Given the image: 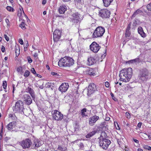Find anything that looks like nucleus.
Masks as SVG:
<instances>
[{
	"label": "nucleus",
	"instance_id": "36",
	"mask_svg": "<svg viewBox=\"0 0 151 151\" xmlns=\"http://www.w3.org/2000/svg\"><path fill=\"white\" fill-rule=\"evenodd\" d=\"M3 126H2V128L1 129V133L0 134V139H1L2 137V133L3 132Z\"/></svg>",
	"mask_w": 151,
	"mask_h": 151
},
{
	"label": "nucleus",
	"instance_id": "30",
	"mask_svg": "<svg viewBox=\"0 0 151 151\" xmlns=\"http://www.w3.org/2000/svg\"><path fill=\"white\" fill-rule=\"evenodd\" d=\"M146 7L148 11H151V2L148 4Z\"/></svg>",
	"mask_w": 151,
	"mask_h": 151
},
{
	"label": "nucleus",
	"instance_id": "47",
	"mask_svg": "<svg viewBox=\"0 0 151 151\" xmlns=\"http://www.w3.org/2000/svg\"><path fill=\"white\" fill-rule=\"evenodd\" d=\"M19 42L20 44L21 45H23V42L22 40L21 39H19Z\"/></svg>",
	"mask_w": 151,
	"mask_h": 151
},
{
	"label": "nucleus",
	"instance_id": "9",
	"mask_svg": "<svg viewBox=\"0 0 151 151\" xmlns=\"http://www.w3.org/2000/svg\"><path fill=\"white\" fill-rule=\"evenodd\" d=\"M110 14V12L106 9H101L99 12V15L103 18H109Z\"/></svg>",
	"mask_w": 151,
	"mask_h": 151
},
{
	"label": "nucleus",
	"instance_id": "46",
	"mask_svg": "<svg viewBox=\"0 0 151 151\" xmlns=\"http://www.w3.org/2000/svg\"><path fill=\"white\" fill-rule=\"evenodd\" d=\"M131 24H129L128 25V26L127 27L126 29V30H129L130 29V28H131Z\"/></svg>",
	"mask_w": 151,
	"mask_h": 151
},
{
	"label": "nucleus",
	"instance_id": "39",
	"mask_svg": "<svg viewBox=\"0 0 151 151\" xmlns=\"http://www.w3.org/2000/svg\"><path fill=\"white\" fill-rule=\"evenodd\" d=\"M29 44L27 42V43L25 45V46L24 47V49L25 51L27 50V48Z\"/></svg>",
	"mask_w": 151,
	"mask_h": 151
},
{
	"label": "nucleus",
	"instance_id": "6",
	"mask_svg": "<svg viewBox=\"0 0 151 151\" xmlns=\"http://www.w3.org/2000/svg\"><path fill=\"white\" fill-rule=\"evenodd\" d=\"M23 105V103L22 101H17L15 104V107L13 109L14 111L17 113H22L23 112V109H24Z\"/></svg>",
	"mask_w": 151,
	"mask_h": 151
},
{
	"label": "nucleus",
	"instance_id": "11",
	"mask_svg": "<svg viewBox=\"0 0 151 151\" xmlns=\"http://www.w3.org/2000/svg\"><path fill=\"white\" fill-rule=\"evenodd\" d=\"M61 32L59 29H56L53 33V40L55 42H57L61 36Z\"/></svg>",
	"mask_w": 151,
	"mask_h": 151
},
{
	"label": "nucleus",
	"instance_id": "52",
	"mask_svg": "<svg viewBox=\"0 0 151 151\" xmlns=\"http://www.w3.org/2000/svg\"><path fill=\"white\" fill-rule=\"evenodd\" d=\"M47 1L46 0H43L42 2V4L43 5H45Z\"/></svg>",
	"mask_w": 151,
	"mask_h": 151
},
{
	"label": "nucleus",
	"instance_id": "42",
	"mask_svg": "<svg viewBox=\"0 0 151 151\" xmlns=\"http://www.w3.org/2000/svg\"><path fill=\"white\" fill-rule=\"evenodd\" d=\"M111 96L112 97L113 99L115 101H116L117 100V99L114 97V95L112 93H111Z\"/></svg>",
	"mask_w": 151,
	"mask_h": 151
},
{
	"label": "nucleus",
	"instance_id": "55",
	"mask_svg": "<svg viewBox=\"0 0 151 151\" xmlns=\"http://www.w3.org/2000/svg\"><path fill=\"white\" fill-rule=\"evenodd\" d=\"M12 87H13L12 92L13 93H14V90H15V85L14 84L13 85Z\"/></svg>",
	"mask_w": 151,
	"mask_h": 151
},
{
	"label": "nucleus",
	"instance_id": "58",
	"mask_svg": "<svg viewBox=\"0 0 151 151\" xmlns=\"http://www.w3.org/2000/svg\"><path fill=\"white\" fill-rule=\"evenodd\" d=\"M134 141L135 142L137 143H138L139 142V141L136 139H134Z\"/></svg>",
	"mask_w": 151,
	"mask_h": 151
},
{
	"label": "nucleus",
	"instance_id": "57",
	"mask_svg": "<svg viewBox=\"0 0 151 151\" xmlns=\"http://www.w3.org/2000/svg\"><path fill=\"white\" fill-rule=\"evenodd\" d=\"M51 74L52 75H56L58 74L57 73L55 72H52Z\"/></svg>",
	"mask_w": 151,
	"mask_h": 151
},
{
	"label": "nucleus",
	"instance_id": "32",
	"mask_svg": "<svg viewBox=\"0 0 151 151\" xmlns=\"http://www.w3.org/2000/svg\"><path fill=\"white\" fill-rule=\"evenodd\" d=\"M130 35L129 30H126L125 36L126 37H129Z\"/></svg>",
	"mask_w": 151,
	"mask_h": 151
},
{
	"label": "nucleus",
	"instance_id": "62",
	"mask_svg": "<svg viewBox=\"0 0 151 151\" xmlns=\"http://www.w3.org/2000/svg\"><path fill=\"white\" fill-rule=\"evenodd\" d=\"M46 68H47V69H48V70L50 69V67H49L48 65H46Z\"/></svg>",
	"mask_w": 151,
	"mask_h": 151
},
{
	"label": "nucleus",
	"instance_id": "31",
	"mask_svg": "<svg viewBox=\"0 0 151 151\" xmlns=\"http://www.w3.org/2000/svg\"><path fill=\"white\" fill-rule=\"evenodd\" d=\"M6 9L8 11L10 12H13L14 11L13 8L10 6H7L6 7Z\"/></svg>",
	"mask_w": 151,
	"mask_h": 151
},
{
	"label": "nucleus",
	"instance_id": "26",
	"mask_svg": "<svg viewBox=\"0 0 151 151\" xmlns=\"http://www.w3.org/2000/svg\"><path fill=\"white\" fill-rule=\"evenodd\" d=\"M13 124L14 123L13 122H10L7 125L6 128L8 130H11L13 128Z\"/></svg>",
	"mask_w": 151,
	"mask_h": 151
},
{
	"label": "nucleus",
	"instance_id": "33",
	"mask_svg": "<svg viewBox=\"0 0 151 151\" xmlns=\"http://www.w3.org/2000/svg\"><path fill=\"white\" fill-rule=\"evenodd\" d=\"M144 149L148 150H151V147L148 146L146 145L144 146Z\"/></svg>",
	"mask_w": 151,
	"mask_h": 151
},
{
	"label": "nucleus",
	"instance_id": "40",
	"mask_svg": "<svg viewBox=\"0 0 151 151\" xmlns=\"http://www.w3.org/2000/svg\"><path fill=\"white\" fill-rule=\"evenodd\" d=\"M8 26L10 25V22L8 19H6L5 20Z\"/></svg>",
	"mask_w": 151,
	"mask_h": 151
},
{
	"label": "nucleus",
	"instance_id": "54",
	"mask_svg": "<svg viewBox=\"0 0 151 151\" xmlns=\"http://www.w3.org/2000/svg\"><path fill=\"white\" fill-rule=\"evenodd\" d=\"M38 56V54L37 53H35L34 55V56L35 58H37Z\"/></svg>",
	"mask_w": 151,
	"mask_h": 151
},
{
	"label": "nucleus",
	"instance_id": "8",
	"mask_svg": "<svg viewBox=\"0 0 151 151\" xmlns=\"http://www.w3.org/2000/svg\"><path fill=\"white\" fill-rule=\"evenodd\" d=\"M52 117L56 120H61L63 118V115L57 110H54L52 112Z\"/></svg>",
	"mask_w": 151,
	"mask_h": 151
},
{
	"label": "nucleus",
	"instance_id": "3",
	"mask_svg": "<svg viewBox=\"0 0 151 151\" xmlns=\"http://www.w3.org/2000/svg\"><path fill=\"white\" fill-rule=\"evenodd\" d=\"M74 63V60L72 58L66 57L62 58L59 61L58 65L60 67H70Z\"/></svg>",
	"mask_w": 151,
	"mask_h": 151
},
{
	"label": "nucleus",
	"instance_id": "43",
	"mask_svg": "<svg viewBox=\"0 0 151 151\" xmlns=\"http://www.w3.org/2000/svg\"><path fill=\"white\" fill-rule=\"evenodd\" d=\"M105 86L106 87L108 88L109 87V83L107 81V82H105Z\"/></svg>",
	"mask_w": 151,
	"mask_h": 151
},
{
	"label": "nucleus",
	"instance_id": "38",
	"mask_svg": "<svg viewBox=\"0 0 151 151\" xmlns=\"http://www.w3.org/2000/svg\"><path fill=\"white\" fill-rule=\"evenodd\" d=\"M4 38H5V39H6V40L7 41H8L9 40V37H8V36H7V35L6 34H5L4 35Z\"/></svg>",
	"mask_w": 151,
	"mask_h": 151
},
{
	"label": "nucleus",
	"instance_id": "45",
	"mask_svg": "<svg viewBox=\"0 0 151 151\" xmlns=\"http://www.w3.org/2000/svg\"><path fill=\"white\" fill-rule=\"evenodd\" d=\"M1 51L3 52H4L5 51V48L4 46H1Z\"/></svg>",
	"mask_w": 151,
	"mask_h": 151
},
{
	"label": "nucleus",
	"instance_id": "18",
	"mask_svg": "<svg viewBox=\"0 0 151 151\" xmlns=\"http://www.w3.org/2000/svg\"><path fill=\"white\" fill-rule=\"evenodd\" d=\"M27 91L30 94L32 98L33 99H35V92L33 89H32L31 88L29 87L27 88Z\"/></svg>",
	"mask_w": 151,
	"mask_h": 151
},
{
	"label": "nucleus",
	"instance_id": "51",
	"mask_svg": "<svg viewBox=\"0 0 151 151\" xmlns=\"http://www.w3.org/2000/svg\"><path fill=\"white\" fill-rule=\"evenodd\" d=\"M136 12L137 14L142 12V11L139 9L137 10Z\"/></svg>",
	"mask_w": 151,
	"mask_h": 151
},
{
	"label": "nucleus",
	"instance_id": "37",
	"mask_svg": "<svg viewBox=\"0 0 151 151\" xmlns=\"http://www.w3.org/2000/svg\"><path fill=\"white\" fill-rule=\"evenodd\" d=\"M31 71L34 74H36V72L34 68H32L31 69Z\"/></svg>",
	"mask_w": 151,
	"mask_h": 151
},
{
	"label": "nucleus",
	"instance_id": "27",
	"mask_svg": "<svg viewBox=\"0 0 151 151\" xmlns=\"http://www.w3.org/2000/svg\"><path fill=\"white\" fill-rule=\"evenodd\" d=\"M15 52L16 56H18L20 54V49L19 47H18V49H17V47H15Z\"/></svg>",
	"mask_w": 151,
	"mask_h": 151
},
{
	"label": "nucleus",
	"instance_id": "64",
	"mask_svg": "<svg viewBox=\"0 0 151 151\" xmlns=\"http://www.w3.org/2000/svg\"><path fill=\"white\" fill-rule=\"evenodd\" d=\"M148 137L150 139H151V135H149L148 136Z\"/></svg>",
	"mask_w": 151,
	"mask_h": 151
},
{
	"label": "nucleus",
	"instance_id": "19",
	"mask_svg": "<svg viewBox=\"0 0 151 151\" xmlns=\"http://www.w3.org/2000/svg\"><path fill=\"white\" fill-rule=\"evenodd\" d=\"M138 33L143 37H145L146 36V34L144 32L143 29L141 27H139L138 28Z\"/></svg>",
	"mask_w": 151,
	"mask_h": 151
},
{
	"label": "nucleus",
	"instance_id": "10",
	"mask_svg": "<svg viewBox=\"0 0 151 151\" xmlns=\"http://www.w3.org/2000/svg\"><path fill=\"white\" fill-rule=\"evenodd\" d=\"M91 50L94 53H96L100 48V46L96 42H93L90 46Z\"/></svg>",
	"mask_w": 151,
	"mask_h": 151
},
{
	"label": "nucleus",
	"instance_id": "7",
	"mask_svg": "<svg viewBox=\"0 0 151 151\" xmlns=\"http://www.w3.org/2000/svg\"><path fill=\"white\" fill-rule=\"evenodd\" d=\"M99 146L104 150H106L111 144V141L107 139H99Z\"/></svg>",
	"mask_w": 151,
	"mask_h": 151
},
{
	"label": "nucleus",
	"instance_id": "17",
	"mask_svg": "<svg viewBox=\"0 0 151 151\" xmlns=\"http://www.w3.org/2000/svg\"><path fill=\"white\" fill-rule=\"evenodd\" d=\"M67 9V7L65 5H62L60 6L58 11L60 14H63Z\"/></svg>",
	"mask_w": 151,
	"mask_h": 151
},
{
	"label": "nucleus",
	"instance_id": "49",
	"mask_svg": "<svg viewBox=\"0 0 151 151\" xmlns=\"http://www.w3.org/2000/svg\"><path fill=\"white\" fill-rule=\"evenodd\" d=\"M142 124V123H141V122L139 123L137 125V127L139 128H140V127L141 126Z\"/></svg>",
	"mask_w": 151,
	"mask_h": 151
},
{
	"label": "nucleus",
	"instance_id": "56",
	"mask_svg": "<svg viewBox=\"0 0 151 151\" xmlns=\"http://www.w3.org/2000/svg\"><path fill=\"white\" fill-rule=\"evenodd\" d=\"M22 70V68L20 67L18 68L17 69V70L18 72H20Z\"/></svg>",
	"mask_w": 151,
	"mask_h": 151
},
{
	"label": "nucleus",
	"instance_id": "29",
	"mask_svg": "<svg viewBox=\"0 0 151 151\" xmlns=\"http://www.w3.org/2000/svg\"><path fill=\"white\" fill-rule=\"evenodd\" d=\"M20 27L23 29H26L25 27V24L24 22H22L20 25Z\"/></svg>",
	"mask_w": 151,
	"mask_h": 151
},
{
	"label": "nucleus",
	"instance_id": "53",
	"mask_svg": "<svg viewBox=\"0 0 151 151\" xmlns=\"http://www.w3.org/2000/svg\"><path fill=\"white\" fill-rule=\"evenodd\" d=\"M137 13L135 11L132 15V17H134L137 15Z\"/></svg>",
	"mask_w": 151,
	"mask_h": 151
},
{
	"label": "nucleus",
	"instance_id": "28",
	"mask_svg": "<svg viewBox=\"0 0 151 151\" xmlns=\"http://www.w3.org/2000/svg\"><path fill=\"white\" fill-rule=\"evenodd\" d=\"M30 73L28 70H26L24 74V76L26 77H27L30 75Z\"/></svg>",
	"mask_w": 151,
	"mask_h": 151
},
{
	"label": "nucleus",
	"instance_id": "24",
	"mask_svg": "<svg viewBox=\"0 0 151 151\" xmlns=\"http://www.w3.org/2000/svg\"><path fill=\"white\" fill-rule=\"evenodd\" d=\"M88 70V74L89 75L91 76H95V74L92 68H89Z\"/></svg>",
	"mask_w": 151,
	"mask_h": 151
},
{
	"label": "nucleus",
	"instance_id": "12",
	"mask_svg": "<svg viewBox=\"0 0 151 151\" xmlns=\"http://www.w3.org/2000/svg\"><path fill=\"white\" fill-rule=\"evenodd\" d=\"M88 91L87 94L88 96L93 93L97 90L96 86L93 83H91L89 84L88 87Z\"/></svg>",
	"mask_w": 151,
	"mask_h": 151
},
{
	"label": "nucleus",
	"instance_id": "22",
	"mask_svg": "<svg viewBox=\"0 0 151 151\" xmlns=\"http://www.w3.org/2000/svg\"><path fill=\"white\" fill-rule=\"evenodd\" d=\"M97 130H94L91 132H90L86 136V137L87 138H90V137H92L97 132Z\"/></svg>",
	"mask_w": 151,
	"mask_h": 151
},
{
	"label": "nucleus",
	"instance_id": "1",
	"mask_svg": "<svg viewBox=\"0 0 151 151\" xmlns=\"http://www.w3.org/2000/svg\"><path fill=\"white\" fill-rule=\"evenodd\" d=\"M20 145L24 149L28 148L31 147V148L36 149L42 145V141L37 139L34 140L32 143L31 140L28 138L20 142Z\"/></svg>",
	"mask_w": 151,
	"mask_h": 151
},
{
	"label": "nucleus",
	"instance_id": "41",
	"mask_svg": "<svg viewBox=\"0 0 151 151\" xmlns=\"http://www.w3.org/2000/svg\"><path fill=\"white\" fill-rule=\"evenodd\" d=\"M58 150H59L60 151H64V150H65V149H64L63 148H62V147H61L60 146H58Z\"/></svg>",
	"mask_w": 151,
	"mask_h": 151
},
{
	"label": "nucleus",
	"instance_id": "16",
	"mask_svg": "<svg viewBox=\"0 0 151 151\" xmlns=\"http://www.w3.org/2000/svg\"><path fill=\"white\" fill-rule=\"evenodd\" d=\"M72 16L73 17V19L76 20L77 22L80 21L83 19V16L81 15L78 12L73 13Z\"/></svg>",
	"mask_w": 151,
	"mask_h": 151
},
{
	"label": "nucleus",
	"instance_id": "20",
	"mask_svg": "<svg viewBox=\"0 0 151 151\" xmlns=\"http://www.w3.org/2000/svg\"><path fill=\"white\" fill-rule=\"evenodd\" d=\"M96 62V60L92 57H90L88 58V64L89 65H93Z\"/></svg>",
	"mask_w": 151,
	"mask_h": 151
},
{
	"label": "nucleus",
	"instance_id": "13",
	"mask_svg": "<svg viewBox=\"0 0 151 151\" xmlns=\"http://www.w3.org/2000/svg\"><path fill=\"white\" fill-rule=\"evenodd\" d=\"M99 119L98 116L95 115L90 117L89 119L88 123L90 126H93Z\"/></svg>",
	"mask_w": 151,
	"mask_h": 151
},
{
	"label": "nucleus",
	"instance_id": "25",
	"mask_svg": "<svg viewBox=\"0 0 151 151\" xmlns=\"http://www.w3.org/2000/svg\"><path fill=\"white\" fill-rule=\"evenodd\" d=\"M86 111L87 110L86 108H84L81 110V115L83 117H85L87 116V115L86 114Z\"/></svg>",
	"mask_w": 151,
	"mask_h": 151
},
{
	"label": "nucleus",
	"instance_id": "2",
	"mask_svg": "<svg viewBox=\"0 0 151 151\" xmlns=\"http://www.w3.org/2000/svg\"><path fill=\"white\" fill-rule=\"evenodd\" d=\"M132 70L131 68L123 69L120 71L119 80L124 82H128L132 77Z\"/></svg>",
	"mask_w": 151,
	"mask_h": 151
},
{
	"label": "nucleus",
	"instance_id": "59",
	"mask_svg": "<svg viewBox=\"0 0 151 151\" xmlns=\"http://www.w3.org/2000/svg\"><path fill=\"white\" fill-rule=\"evenodd\" d=\"M128 62L130 63H133V61H132V60H129V61H128Z\"/></svg>",
	"mask_w": 151,
	"mask_h": 151
},
{
	"label": "nucleus",
	"instance_id": "63",
	"mask_svg": "<svg viewBox=\"0 0 151 151\" xmlns=\"http://www.w3.org/2000/svg\"><path fill=\"white\" fill-rule=\"evenodd\" d=\"M137 151H143V150L141 149H137Z\"/></svg>",
	"mask_w": 151,
	"mask_h": 151
},
{
	"label": "nucleus",
	"instance_id": "15",
	"mask_svg": "<svg viewBox=\"0 0 151 151\" xmlns=\"http://www.w3.org/2000/svg\"><path fill=\"white\" fill-rule=\"evenodd\" d=\"M68 83H63L60 86L59 90L62 93L65 92L68 90Z\"/></svg>",
	"mask_w": 151,
	"mask_h": 151
},
{
	"label": "nucleus",
	"instance_id": "21",
	"mask_svg": "<svg viewBox=\"0 0 151 151\" xmlns=\"http://www.w3.org/2000/svg\"><path fill=\"white\" fill-rule=\"evenodd\" d=\"M113 0H103L104 6L106 7L109 6Z\"/></svg>",
	"mask_w": 151,
	"mask_h": 151
},
{
	"label": "nucleus",
	"instance_id": "61",
	"mask_svg": "<svg viewBox=\"0 0 151 151\" xmlns=\"http://www.w3.org/2000/svg\"><path fill=\"white\" fill-rule=\"evenodd\" d=\"M32 48L34 50L36 49V47H35V45H33L32 46Z\"/></svg>",
	"mask_w": 151,
	"mask_h": 151
},
{
	"label": "nucleus",
	"instance_id": "23",
	"mask_svg": "<svg viewBox=\"0 0 151 151\" xmlns=\"http://www.w3.org/2000/svg\"><path fill=\"white\" fill-rule=\"evenodd\" d=\"M107 137L106 133L104 131L102 132L101 133V136L99 138V139H106V137Z\"/></svg>",
	"mask_w": 151,
	"mask_h": 151
},
{
	"label": "nucleus",
	"instance_id": "50",
	"mask_svg": "<svg viewBox=\"0 0 151 151\" xmlns=\"http://www.w3.org/2000/svg\"><path fill=\"white\" fill-rule=\"evenodd\" d=\"M116 124H117V126H116V125L115 124L116 129H120V128L119 126V125L118 124V123L117 122H116Z\"/></svg>",
	"mask_w": 151,
	"mask_h": 151
},
{
	"label": "nucleus",
	"instance_id": "4",
	"mask_svg": "<svg viewBox=\"0 0 151 151\" xmlns=\"http://www.w3.org/2000/svg\"><path fill=\"white\" fill-rule=\"evenodd\" d=\"M105 30L104 27H99L96 28L93 35V38H95L101 37L105 32Z\"/></svg>",
	"mask_w": 151,
	"mask_h": 151
},
{
	"label": "nucleus",
	"instance_id": "35",
	"mask_svg": "<svg viewBox=\"0 0 151 151\" xmlns=\"http://www.w3.org/2000/svg\"><path fill=\"white\" fill-rule=\"evenodd\" d=\"M133 63H139L140 62L139 59V58H137L135 59L132 60Z\"/></svg>",
	"mask_w": 151,
	"mask_h": 151
},
{
	"label": "nucleus",
	"instance_id": "34",
	"mask_svg": "<svg viewBox=\"0 0 151 151\" xmlns=\"http://www.w3.org/2000/svg\"><path fill=\"white\" fill-rule=\"evenodd\" d=\"M7 85V84L6 81H4L3 83V88H4V89H5L6 88Z\"/></svg>",
	"mask_w": 151,
	"mask_h": 151
},
{
	"label": "nucleus",
	"instance_id": "60",
	"mask_svg": "<svg viewBox=\"0 0 151 151\" xmlns=\"http://www.w3.org/2000/svg\"><path fill=\"white\" fill-rule=\"evenodd\" d=\"M64 2H68L70 1V0H62Z\"/></svg>",
	"mask_w": 151,
	"mask_h": 151
},
{
	"label": "nucleus",
	"instance_id": "48",
	"mask_svg": "<svg viewBox=\"0 0 151 151\" xmlns=\"http://www.w3.org/2000/svg\"><path fill=\"white\" fill-rule=\"evenodd\" d=\"M126 114L127 116V118H130V114L128 112H126Z\"/></svg>",
	"mask_w": 151,
	"mask_h": 151
},
{
	"label": "nucleus",
	"instance_id": "14",
	"mask_svg": "<svg viewBox=\"0 0 151 151\" xmlns=\"http://www.w3.org/2000/svg\"><path fill=\"white\" fill-rule=\"evenodd\" d=\"M23 100L26 104L29 105L32 102V99L28 94H25L23 96Z\"/></svg>",
	"mask_w": 151,
	"mask_h": 151
},
{
	"label": "nucleus",
	"instance_id": "5",
	"mask_svg": "<svg viewBox=\"0 0 151 151\" xmlns=\"http://www.w3.org/2000/svg\"><path fill=\"white\" fill-rule=\"evenodd\" d=\"M149 74V72L147 69H142L140 71L139 75V79L142 81H146L148 78Z\"/></svg>",
	"mask_w": 151,
	"mask_h": 151
},
{
	"label": "nucleus",
	"instance_id": "44",
	"mask_svg": "<svg viewBox=\"0 0 151 151\" xmlns=\"http://www.w3.org/2000/svg\"><path fill=\"white\" fill-rule=\"evenodd\" d=\"M28 62L29 63H31L32 61L31 58L29 57L28 58Z\"/></svg>",
	"mask_w": 151,
	"mask_h": 151
}]
</instances>
